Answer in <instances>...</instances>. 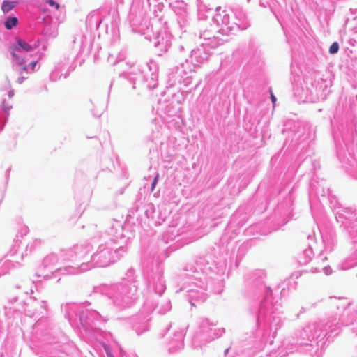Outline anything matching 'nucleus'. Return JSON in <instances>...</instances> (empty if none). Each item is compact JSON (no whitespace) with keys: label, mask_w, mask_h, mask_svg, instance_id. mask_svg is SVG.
<instances>
[{"label":"nucleus","mask_w":357,"mask_h":357,"mask_svg":"<svg viewBox=\"0 0 357 357\" xmlns=\"http://www.w3.org/2000/svg\"><path fill=\"white\" fill-rule=\"evenodd\" d=\"M271 98L272 102H273V104H275V102H276V98H275V96L273 95V92H272L271 91Z\"/></svg>","instance_id":"1a4fd4ad"},{"label":"nucleus","mask_w":357,"mask_h":357,"mask_svg":"<svg viewBox=\"0 0 357 357\" xmlns=\"http://www.w3.org/2000/svg\"><path fill=\"white\" fill-rule=\"evenodd\" d=\"M339 50V45L337 42H334L331 44V45L329 47V52L331 54H335Z\"/></svg>","instance_id":"39448f33"},{"label":"nucleus","mask_w":357,"mask_h":357,"mask_svg":"<svg viewBox=\"0 0 357 357\" xmlns=\"http://www.w3.org/2000/svg\"><path fill=\"white\" fill-rule=\"evenodd\" d=\"M158 177H159V176L157 174L155 176V177L154 178V180H153V181L152 183V185H151V190H153V189L155 188V185H156V183L158 182Z\"/></svg>","instance_id":"6e6552de"},{"label":"nucleus","mask_w":357,"mask_h":357,"mask_svg":"<svg viewBox=\"0 0 357 357\" xmlns=\"http://www.w3.org/2000/svg\"><path fill=\"white\" fill-rule=\"evenodd\" d=\"M104 348H105V352L107 355V357H114L112 353V351L110 349V348L106 345L104 346Z\"/></svg>","instance_id":"0eeeda50"},{"label":"nucleus","mask_w":357,"mask_h":357,"mask_svg":"<svg viewBox=\"0 0 357 357\" xmlns=\"http://www.w3.org/2000/svg\"><path fill=\"white\" fill-rule=\"evenodd\" d=\"M17 44L21 48H22L26 52H31L34 49L33 47H32L31 45L21 39L17 40Z\"/></svg>","instance_id":"20e7f679"},{"label":"nucleus","mask_w":357,"mask_h":357,"mask_svg":"<svg viewBox=\"0 0 357 357\" xmlns=\"http://www.w3.org/2000/svg\"><path fill=\"white\" fill-rule=\"evenodd\" d=\"M17 3V1H3L1 5V10L4 13H7L12 10Z\"/></svg>","instance_id":"f03ea898"},{"label":"nucleus","mask_w":357,"mask_h":357,"mask_svg":"<svg viewBox=\"0 0 357 357\" xmlns=\"http://www.w3.org/2000/svg\"><path fill=\"white\" fill-rule=\"evenodd\" d=\"M47 3L51 6H55L56 10L59 9L60 8L59 4L56 3L54 0H47Z\"/></svg>","instance_id":"423d86ee"},{"label":"nucleus","mask_w":357,"mask_h":357,"mask_svg":"<svg viewBox=\"0 0 357 357\" xmlns=\"http://www.w3.org/2000/svg\"><path fill=\"white\" fill-rule=\"evenodd\" d=\"M36 63H37V61H33V62H32L31 63V68H32L33 70H34V68H35Z\"/></svg>","instance_id":"9d476101"},{"label":"nucleus","mask_w":357,"mask_h":357,"mask_svg":"<svg viewBox=\"0 0 357 357\" xmlns=\"http://www.w3.org/2000/svg\"><path fill=\"white\" fill-rule=\"evenodd\" d=\"M12 55H13L15 61H16V63L20 66H22V68L19 70V76H18L17 80L18 84H22L24 82V80L26 79V77H24L22 75L24 73H27V67L26 66H24L25 61H24V59L18 56L15 52H13Z\"/></svg>","instance_id":"f257e3e1"},{"label":"nucleus","mask_w":357,"mask_h":357,"mask_svg":"<svg viewBox=\"0 0 357 357\" xmlns=\"http://www.w3.org/2000/svg\"><path fill=\"white\" fill-rule=\"evenodd\" d=\"M18 22L17 18L15 17H9L5 22V26L7 29L10 30L14 26H17Z\"/></svg>","instance_id":"7ed1b4c3"}]
</instances>
